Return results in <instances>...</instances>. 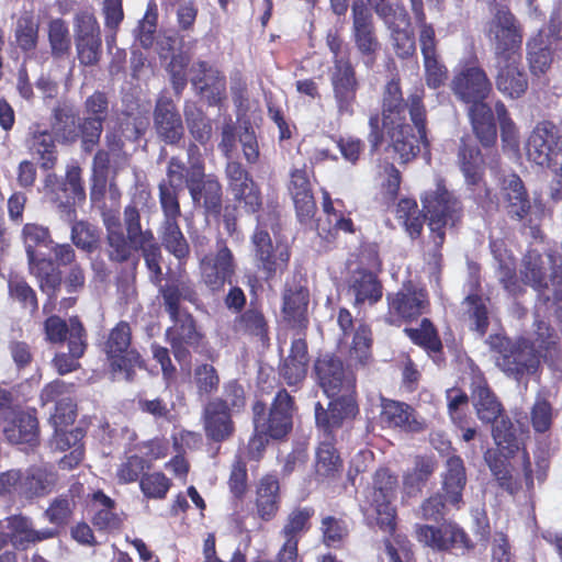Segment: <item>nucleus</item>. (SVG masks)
I'll list each match as a JSON object with an SVG mask.
<instances>
[{
	"mask_svg": "<svg viewBox=\"0 0 562 562\" xmlns=\"http://www.w3.org/2000/svg\"><path fill=\"white\" fill-rule=\"evenodd\" d=\"M159 295L172 326L166 329V340H182L203 358L214 361L215 350L210 345L205 335L198 329L194 316L186 308H181V300L191 304L200 301L194 283L190 279L176 277L169 279L159 286Z\"/></svg>",
	"mask_w": 562,
	"mask_h": 562,
	"instance_id": "nucleus-3",
	"label": "nucleus"
},
{
	"mask_svg": "<svg viewBox=\"0 0 562 562\" xmlns=\"http://www.w3.org/2000/svg\"><path fill=\"white\" fill-rule=\"evenodd\" d=\"M49 127L56 142L71 145L79 139L78 115L70 104L58 103L53 108Z\"/></svg>",
	"mask_w": 562,
	"mask_h": 562,
	"instance_id": "nucleus-48",
	"label": "nucleus"
},
{
	"mask_svg": "<svg viewBox=\"0 0 562 562\" xmlns=\"http://www.w3.org/2000/svg\"><path fill=\"white\" fill-rule=\"evenodd\" d=\"M348 291L355 296V307L364 303L374 305L383 296V284L374 272L360 268L356 269L349 278Z\"/></svg>",
	"mask_w": 562,
	"mask_h": 562,
	"instance_id": "nucleus-46",
	"label": "nucleus"
},
{
	"mask_svg": "<svg viewBox=\"0 0 562 562\" xmlns=\"http://www.w3.org/2000/svg\"><path fill=\"white\" fill-rule=\"evenodd\" d=\"M487 342L495 353L496 366L509 378L520 381L525 375L533 374L540 367L538 355L528 345L527 337L516 339L494 334Z\"/></svg>",
	"mask_w": 562,
	"mask_h": 562,
	"instance_id": "nucleus-10",
	"label": "nucleus"
},
{
	"mask_svg": "<svg viewBox=\"0 0 562 562\" xmlns=\"http://www.w3.org/2000/svg\"><path fill=\"white\" fill-rule=\"evenodd\" d=\"M527 341L531 350L538 355L539 361L553 363L562 358L561 338L557 329L543 319L533 322V330Z\"/></svg>",
	"mask_w": 562,
	"mask_h": 562,
	"instance_id": "nucleus-41",
	"label": "nucleus"
},
{
	"mask_svg": "<svg viewBox=\"0 0 562 562\" xmlns=\"http://www.w3.org/2000/svg\"><path fill=\"white\" fill-rule=\"evenodd\" d=\"M251 411L256 431L273 440H281L292 431L295 401L284 387L276 393L269 407L263 401H256Z\"/></svg>",
	"mask_w": 562,
	"mask_h": 562,
	"instance_id": "nucleus-11",
	"label": "nucleus"
},
{
	"mask_svg": "<svg viewBox=\"0 0 562 562\" xmlns=\"http://www.w3.org/2000/svg\"><path fill=\"white\" fill-rule=\"evenodd\" d=\"M373 336L370 325L360 322L355 329L349 358L356 366L366 367L372 362Z\"/></svg>",
	"mask_w": 562,
	"mask_h": 562,
	"instance_id": "nucleus-62",
	"label": "nucleus"
},
{
	"mask_svg": "<svg viewBox=\"0 0 562 562\" xmlns=\"http://www.w3.org/2000/svg\"><path fill=\"white\" fill-rule=\"evenodd\" d=\"M527 155L535 164L553 169L550 198L562 201V122H539L528 138Z\"/></svg>",
	"mask_w": 562,
	"mask_h": 562,
	"instance_id": "nucleus-6",
	"label": "nucleus"
},
{
	"mask_svg": "<svg viewBox=\"0 0 562 562\" xmlns=\"http://www.w3.org/2000/svg\"><path fill=\"white\" fill-rule=\"evenodd\" d=\"M414 409L404 402L382 398L380 419L389 428H401L415 431L417 422L413 417Z\"/></svg>",
	"mask_w": 562,
	"mask_h": 562,
	"instance_id": "nucleus-54",
	"label": "nucleus"
},
{
	"mask_svg": "<svg viewBox=\"0 0 562 562\" xmlns=\"http://www.w3.org/2000/svg\"><path fill=\"white\" fill-rule=\"evenodd\" d=\"M404 334L429 356L442 355L443 345L438 329L428 317L422 318L418 327H405Z\"/></svg>",
	"mask_w": 562,
	"mask_h": 562,
	"instance_id": "nucleus-56",
	"label": "nucleus"
},
{
	"mask_svg": "<svg viewBox=\"0 0 562 562\" xmlns=\"http://www.w3.org/2000/svg\"><path fill=\"white\" fill-rule=\"evenodd\" d=\"M310 356L306 336L291 341L289 355L279 364V375L289 386L301 385L307 375Z\"/></svg>",
	"mask_w": 562,
	"mask_h": 562,
	"instance_id": "nucleus-38",
	"label": "nucleus"
},
{
	"mask_svg": "<svg viewBox=\"0 0 562 562\" xmlns=\"http://www.w3.org/2000/svg\"><path fill=\"white\" fill-rule=\"evenodd\" d=\"M29 271L37 282L38 289L46 295L43 313L52 314L56 310L57 299L63 285V271L49 257L42 256L27 261Z\"/></svg>",
	"mask_w": 562,
	"mask_h": 562,
	"instance_id": "nucleus-27",
	"label": "nucleus"
},
{
	"mask_svg": "<svg viewBox=\"0 0 562 562\" xmlns=\"http://www.w3.org/2000/svg\"><path fill=\"white\" fill-rule=\"evenodd\" d=\"M387 311L384 321L391 326L411 324L430 312V297L425 286L408 280L396 292L386 294Z\"/></svg>",
	"mask_w": 562,
	"mask_h": 562,
	"instance_id": "nucleus-14",
	"label": "nucleus"
},
{
	"mask_svg": "<svg viewBox=\"0 0 562 562\" xmlns=\"http://www.w3.org/2000/svg\"><path fill=\"white\" fill-rule=\"evenodd\" d=\"M186 150L188 165L179 156L168 160L166 178L158 184L159 203L180 204L179 195L183 188H188L190 195H194L193 186L205 177V162L200 147L190 142Z\"/></svg>",
	"mask_w": 562,
	"mask_h": 562,
	"instance_id": "nucleus-8",
	"label": "nucleus"
},
{
	"mask_svg": "<svg viewBox=\"0 0 562 562\" xmlns=\"http://www.w3.org/2000/svg\"><path fill=\"white\" fill-rule=\"evenodd\" d=\"M191 85L198 93L204 94L209 91L217 90V95L225 91L226 77L217 68L213 67L206 60H199L194 66V75L191 78ZM212 101L210 103H216L221 100V97L215 98V93L212 92Z\"/></svg>",
	"mask_w": 562,
	"mask_h": 562,
	"instance_id": "nucleus-51",
	"label": "nucleus"
},
{
	"mask_svg": "<svg viewBox=\"0 0 562 562\" xmlns=\"http://www.w3.org/2000/svg\"><path fill=\"white\" fill-rule=\"evenodd\" d=\"M519 277L525 285L537 293V302L553 310L557 315L562 311V269L553 267L549 276L541 254L528 250L521 261Z\"/></svg>",
	"mask_w": 562,
	"mask_h": 562,
	"instance_id": "nucleus-9",
	"label": "nucleus"
},
{
	"mask_svg": "<svg viewBox=\"0 0 562 562\" xmlns=\"http://www.w3.org/2000/svg\"><path fill=\"white\" fill-rule=\"evenodd\" d=\"M236 262L224 239L216 243V252L205 255L200 261L201 282L212 292H221L225 284H232Z\"/></svg>",
	"mask_w": 562,
	"mask_h": 562,
	"instance_id": "nucleus-23",
	"label": "nucleus"
},
{
	"mask_svg": "<svg viewBox=\"0 0 562 562\" xmlns=\"http://www.w3.org/2000/svg\"><path fill=\"white\" fill-rule=\"evenodd\" d=\"M71 225L70 240L80 250L92 254L99 249L101 245L100 229L88 221H67Z\"/></svg>",
	"mask_w": 562,
	"mask_h": 562,
	"instance_id": "nucleus-61",
	"label": "nucleus"
},
{
	"mask_svg": "<svg viewBox=\"0 0 562 562\" xmlns=\"http://www.w3.org/2000/svg\"><path fill=\"white\" fill-rule=\"evenodd\" d=\"M470 390L476 416L482 423L494 426L502 417H507L503 404L483 375L472 379Z\"/></svg>",
	"mask_w": 562,
	"mask_h": 562,
	"instance_id": "nucleus-35",
	"label": "nucleus"
},
{
	"mask_svg": "<svg viewBox=\"0 0 562 562\" xmlns=\"http://www.w3.org/2000/svg\"><path fill=\"white\" fill-rule=\"evenodd\" d=\"M492 437L496 449H488L484 459L497 481L499 487L509 494H516L521 484L514 479L510 459L521 451V468L524 482L528 490L533 488V471L528 451L521 446L516 429L509 417H502L492 428Z\"/></svg>",
	"mask_w": 562,
	"mask_h": 562,
	"instance_id": "nucleus-4",
	"label": "nucleus"
},
{
	"mask_svg": "<svg viewBox=\"0 0 562 562\" xmlns=\"http://www.w3.org/2000/svg\"><path fill=\"white\" fill-rule=\"evenodd\" d=\"M160 207L164 214L160 227L162 246L179 260L188 258L190 247L178 223L181 216L180 204L160 203Z\"/></svg>",
	"mask_w": 562,
	"mask_h": 562,
	"instance_id": "nucleus-32",
	"label": "nucleus"
},
{
	"mask_svg": "<svg viewBox=\"0 0 562 562\" xmlns=\"http://www.w3.org/2000/svg\"><path fill=\"white\" fill-rule=\"evenodd\" d=\"M25 146L32 160L44 172H53L59 159L57 142L47 128L34 124L27 134Z\"/></svg>",
	"mask_w": 562,
	"mask_h": 562,
	"instance_id": "nucleus-31",
	"label": "nucleus"
},
{
	"mask_svg": "<svg viewBox=\"0 0 562 562\" xmlns=\"http://www.w3.org/2000/svg\"><path fill=\"white\" fill-rule=\"evenodd\" d=\"M423 212L430 229L429 238L434 243L432 258L436 262L442 258L441 248L446 241V228L457 226L464 213L461 200L446 187L445 180L436 183L435 190L426 191L422 198Z\"/></svg>",
	"mask_w": 562,
	"mask_h": 562,
	"instance_id": "nucleus-5",
	"label": "nucleus"
},
{
	"mask_svg": "<svg viewBox=\"0 0 562 562\" xmlns=\"http://www.w3.org/2000/svg\"><path fill=\"white\" fill-rule=\"evenodd\" d=\"M11 499L32 504L48 496L58 483V473L49 463L31 464L25 470L9 469Z\"/></svg>",
	"mask_w": 562,
	"mask_h": 562,
	"instance_id": "nucleus-15",
	"label": "nucleus"
},
{
	"mask_svg": "<svg viewBox=\"0 0 562 562\" xmlns=\"http://www.w3.org/2000/svg\"><path fill=\"white\" fill-rule=\"evenodd\" d=\"M83 506L90 522L98 531L112 533L122 529L124 515L119 512L115 499L102 490L87 494Z\"/></svg>",
	"mask_w": 562,
	"mask_h": 562,
	"instance_id": "nucleus-26",
	"label": "nucleus"
},
{
	"mask_svg": "<svg viewBox=\"0 0 562 562\" xmlns=\"http://www.w3.org/2000/svg\"><path fill=\"white\" fill-rule=\"evenodd\" d=\"M87 331L78 316L70 317V336L68 337L69 352H58L53 358V364L56 371L64 375L76 371L79 367V359L87 349Z\"/></svg>",
	"mask_w": 562,
	"mask_h": 562,
	"instance_id": "nucleus-40",
	"label": "nucleus"
},
{
	"mask_svg": "<svg viewBox=\"0 0 562 562\" xmlns=\"http://www.w3.org/2000/svg\"><path fill=\"white\" fill-rule=\"evenodd\" d=\"M414 533L422 546L435 552L460 551L465 554L475 548L469 533L454 520H443L439 525L417 524Z\"/></svg>",
	"mask_w": 562,
	"mask_h": 562,
	"instance_id": "nucleus-18",
	"label": "nucleus"
},
{
	"mask_svg": "<svg viewBox=\"0 0 562 562\" xmlns=\"http://www.w3.org/2000/svg\"><path fill=\"white\" fill-rule=\"evenodd\" d=\"M79 166L67 167L65 178L55 172L44 177L43 189L49 201L56 206L64 221L77 217L76 205L86 201V190Z\"/></svg>",
	"mask_w": 562,
	"mask_h": 562,
	"instance_id": "nucleus-13",
	"label": "nucleus"
},
{
	"mask_svg": "<svg viewBox=\"0 0 562 562\" xmlns=\"http://www.w3.org/2000/svg\"><path fill=\"white\" fill-rule=\"evenodd\" d=\"M310 290L302 280L286 281L282 290L281 314L283 322L299 336H306L308 319Z\"/></svg>",
	"mask_w": 562,
	"mask_h": 562,
	"instance_id": "nucleus-24",
	"label": "nucleus"
},
{
	"mask_svg": "<svg viewBox=\"0 0 562 562\" xmlns=\"http://www.w3.org/2000/svg\"><path fill=\"white\" fill-rule=\"evenodd\" d=\"M457 158L471 198L479 206L490 209L494 204V198L484 178L485 160L481 149L472 143L469 135L461 137Z\"/></svg>",
	"mask_w": 562,
	"mask_h": 562,
	"instance_id": "nucleus-16",
	"label": "nucleus"
},
{
	"mask_svg": "<svg viewBox=\"0 0 562 562\" xmlns=\"http://www.w3.org/2000/svg\"><path fill=\"white\" fill-rule=\"evenodd\" d=\"M438 468L434 456L418 454L414 458L413 468L403 476L404 491L408 496L422 493Z\"/></svg>",
	"mask_w": 562,
	"mask_h": 562,
	"instance_id": "nucleus-50",
	"label": "nucleus"
},
{
	"mask_svg": "<svg viewBox=\"0 0 562 562\" xmlns=\"http://www.w3.org/2000/svg\"><path fill=\"white\" fill-rule=\"evenodd\" d=\"M322 542L327 548L341 549L350 533V519L345 515L324 516L321 520Z\"/></svg>",
	"mask_w": 562,
	"mask_h": 562,
	"instance_id": "nucleus-58",
	"label": "nucleus"
},
{
	"mask_svg": "<svg viewBox=\"0 0 562 562\" xmlns=\"http://www.w3.org/2000/svg\"><path fill=\"white\" fill-rule=\"evenodd\" d=\"M254 262L265 281L281 277L289 268L291 248L284 240L274 241L268 231H254L251 235Z\"/></svg>",
	"mask_w": 562,
	"mask_h": 562,
	"instance_id": "nucleus-19",
	"label": "nucleus"
},
{
	"mask_svg": "<svg viewBox=\"0 0 562 562\" xmlns=\"http://www.w3.org/2000/svg\"><path fill=\"white\" fill-rule=\"evenodd\" d=\"M488 301V297L476 294H468L463 300V304L467 305L468 317L471 321V329L480 337H484L490 327Z\"/></svg>",
	"mask_w": 562,
	"mask_h": 562,
	"instance_id": "nucleus-64",
	"label": "nucleus"
},
{
	"mask_svg": "<svg viewBox=\"0 0 562 562\" xmlns=\"http://www.w3.org/2000/svg\"><path fill=\"white\" fill-rule=\"evenodd\" d=\"M233 330L255 337L261 342L269 341V324L260 305L250 302L248 308L238 314L233 323Z\"/></svg>",
	"mask_w": 562,
	"mask_h": 562,
	"instance_id": "nucleus-49",
	"label": "nucleus"
},
{
	"mask_svg": "<svg viewBox=\"0 0 562 562\" xmlns=\"http://www.w3.org/2000/svg\"><path fill=\"white\" fill-rule=\"evenodd\" d=\"M501 195L505 212L512 221L522 222L531 212L529 193L517 173H510L501 181Z\"/></svg>",
	"mask_w": 562,
	"mask_h": 562,
	"instance_id": "nucleus-34",
	"label": "nucleus"
},
{
	"mask_svg": "<svg viewBox=\"0 0 562 562\" xmlns=\"http://www.w3.org/2000/svg\"><path fill=\"white\" fill-rule=\"evenodd\" d=\"M330 85L338 114L340 116L353 115L360 83L351 60L335 61L330 74Z\"/></svg>",
	"mask_w": 562,
	"mask_h": 562,
	"instance_id": "nucleus-25",
	"label": "nucleus"
},
{
	"mask_svg": "<svg viewBox=\"0 0 562 562\" xmlns=\"http://www.w3.org/2000/svg\"><path fill=\"white\" fill-rule=\"evenodd\" d=\"M468 479L462 458L458 454L450 456L441 474V490L447 503L456 509H460L463 502V491Z\"/></svg>",
	"mask_w": 562,
	"mask_h": 562,
	"instance_id": "nucleus-43",
	"label": "nucleus"
},
{
	"mask_svg": "<svg viewBox=\"0 0 562 562\" xmlns=\"http://www.w3.org/2000/svg\"><path fill=\"white\" fill-rule=\"evenodd\" d=\"M424 37L419 40V46L423 56L425 83L431 90H439L448 82L449 70L440 58L436 35Z\"/></svg>",
	"mask_w": 562,
	"mask_h": 562,
	"instance_id": "nucleus-45",
	"label": "nucleus"
},
{
	"mask_svg": "<svg viewBox=\"0 0 562 562\" xmlns=\"http://www.w3.org/2000/svg\"><path fill=\"white\" fill-rule=\"evenodd\" d=\"M282 496L279 477L265 474L256 485L255 508L257 516L265 522L273 520L281 508Z\"/></svg>",
	"mask_w": 562,
	"mask_h": 562,
	"instance_id": "nucleus-44",
	"label": "nucleus"
},
{
	"mask_svg": "<svg viewBox=\"0 0 562 562\" xmlns=\"http://www.w3.org/2000/svg\"><path fill=\"white\" fill-rule=\"evenodd\" d=\"M46 33L52 57L56 60L66 58L71 49L68 23L61 18L50 19L47 22Z\"/></svg>",
	"mask_w": 562,
	"mask_h": 562,
	"instance_id": "nucleus-57",
	"label": "nucleus"
},
{
	"mask_svg": "<svg viewBox=\"0 0 562 562\" xmlns=\"http://www.w3.org/2000/svg\"><path fill=\"white\" fill-rule=\"evenodd\" d=\"M187 127L195 142L205 145L212 136V123L195 103H186L183 110Z\"/></svg>",
	"mask_w": 562,
	"mask_h": 562,
	"instance_id": "nucleus-63",
	"label": "nucleus"
},
{
	"mask_svg": "<svg viewBox=\"0 0 562 562\" xmlns=\"http://www.w3.org/2000/svg\"><path fill=\"white\" fill-rule=\"evenodd\" d=\"M496 89L506 98L519 99L528 90V76L521 65V59L496 61Z\"/></svg>",
	"mask_w": 562,
	"mask_h": 562,
	"instance_id": "nucleus-39",
	"label": "nucleus"
},
{
	"mask_svg": "<svg viewBox=\"0 0 562 562\" xmlns=\"http://www.w3.org/2000/svg\"><path fill=\"white\" fill-rule=\"evenodd\" d=\"M468 116L481 145L485 148L493 147L497 140V126L491 105L486 103L469 108Z\"/></svg>",
	"mask_w": 562,
	"mask_h": 562,
	"instance_id": "nucleus-52",
	"label": "nucleus"
},
{
	"mask_svg": "<svg viewBox=\"0 0 562 562\" xmlns=\"http://www.w3.org/2000/svg\"><path fill=\"white\" fill-rule=\"evenodd\" d=\"M315 515L312 506L294 507L286 516L284 525L280 531L286 541L300 543L302 536L311 529V519Z\"/></svg>",
	"mask_w": 562,
	"mask_h": 562,
	"instance_id": "nucleus-59",
	"label": "nucleus"
},
{
	"mask_svg": "<svg viewBox=\"0 0 562 562\" xmlns=\"http://www.w3.org/2000/svg\"><path fill=\"white\" fill-rule=\"evenodd\" d=\"M485 35L490 40L496 61L521 59L524 30L507 5H497L486 24Z\"/></svg>",
	"mask_w": 562,
	"mask_h": 562,
	"instance_id": "nucleus-12",
	"label": "nucleus"
},
{
	"mask_svg": "<svg viewBox=\"0 0 562 562\" xmlns=\"http://www.w3.org/2000/svg\"><path fill=\"white\" fill-rule=\"evenodd\" d=\"M351 34L355 46L363 58L364 65L372 68L381 49V43L376 35L371 9L363 0H356L351 5Z\"/></svg>",
	"mask_w": 562,
	"mask_h": 562,
	"instance_id": "nucleus-22",
	"label": "nucleus"
},
{
	"mask_svg": "<svg viewBox=\"0 0 562 562\" xmlns=\"http://www.w3.org/2000/svg\"><path fill=\"white\" fill-rule=\"evenodd\" d=\"M40 41V23L32 13H23L16 20L14 42L24 54L35 52Z\"/></svg>",
	"mask_w": 562,
	"mask_h": 562,
	"instance_id": "nucleus-60",
	"label": "nucleus"
},
{
	"mask_svg": "<svg viewBox=\"0 0 562 562\" xmlns=\"http://www.w3.org/2000/svg\"><path fill=\"white\" fill-rule=\"evenodd\" d=\"M227 191L234 205L246 214L258 213L262 209L263 199L259 184L239 161H228L225 166Z\"/></svg>",
	"mask_w": 562,
	"mask_h": 562,
	"instance_id": "nucleus-21",
	"label": "nucleus"
},
{
	"mask_svg": "<svg viewBox=\"0 0 562 562\" xmlns=\"http://www.w3.org/2000/svg\"><path fill=\"white\" fill-rule=\"evenodd\" d=\"M194 195H191L193 202H201L207 216L218 217L223 209V188L217 177L209 175L195 183Z\"/></svg>",
	"mask_w": 562,
	"mask_h": 562,
	"instance_id": "nucleus-53",
	"label": "nucleus"
},
{
	"mask_svg": "<svg viewBox=\"0 0 562 562\" xmlns=\"http://www.w3.org/2000/svg\"><path fill=\"white\" fill-rule=\"evenodd\" d=\"M398 490V475L387 467H380L372 476L371 507L375 513L376 525L392 533L397 528V510L394 506Z\"/></svg>",
	"mask_w": 562,
	"mask_h": 562,
	"instance_id": "nucleus-20",
	"label": "nucleus"
},
{
	"mask_svg": "<svg viewBox=\"0 0 562 562\" xmlns=\"http://www.w3.org/2000/svg\"><path fill=\"white\" fill-rule=\"evenodd\" d=\"M312 376L330 400L327 407L314 406L316 427H341L359 414L357 376L342 359L333 352L319 353L313 362Z\"/></svg>",
	"mask_w": 562,
	"mask_h": 562,
	"instance_id": "nucleus-2",
	"label": "nucleus"
},
{
	"mask_svg": "<svg viewBox=\"0 0 562 562\" xmlns=\"http://www.w3.org/2000/svg\"><path fill=\"white\" fill-rule=\"evenodd\" d=\"M9 443L35 448L40 443V426L36 409L16 411L3 428Z\"/></svg>",
	"mask_w": 562,
	"mask_h": 562,
	"instance_id": "nucleus-36",
	"label": "nucleus"
},
{
	"mask_svg": "<svg viewBox=\"0 0 562 562\" xmlns=\"http://www.w3.org/2000/svg\"><path fill=\"white\" fill-rule=\"evenodd\" d=\"M450 90L459 102L474 108L487 103L486 100L493 93V83L474 55L460 64L454 71L450 81Z\"/></svg>",
	"mask_w": 562,
	"mask_h": 562,
	"instance_id": "nucleus-17",
	"label": "nucleus"
},
{
	"mask_svg": "<svg viewBox=\"0 0 562 562\" xmlns=\"http://www.w3.org/2000/svg\"><path fill=\"white\" fill-rule=\"evenodd\" d=\"M128 211L136 213V215H140L137 206L135 204H128L124 209V225L126 229V235L124 233H112L111 235H106V243L109 246L108 257L110 261L114 263H124L130 261L135 251L140 250L138 248V241L143 243V236L138 235L135 232V240H132V234L128 232L127 221H128Z\"/></svg>",
	"mask_w": 562,
	"mask_h": 562,
	"instance_id": "nucleus-47",
	"label": "nucleus"
},
{
	"mask_svg": "<svg viewBox=\"0 0 562 562\" xmlns=\"http://www.w3.org/2000/svg\"><path fill=\"white\" fill-rule=\"evenodd\" d=\"M323 431V439L315 450L314 475L317 482L334 481L344 470V461L336 448L334 431L340 427H317Z\"/></svg>",
	"mask_w": 562,
	"mask_h": 562,
	"instance_id": "nucleus-29",
	"label": "nucleus"
},
{
	"mask_svg": "<svg viewBox=\"0 0 562 562\" xmlns=\"http://www.w3.org/2000/svg\"><path fill=\"white\" fill-rule=\"evenodd\" d=\"M4 522L7 530H10L15 550L25 551L33 544L57 536V531L49 528L34 529L33 520L23 514L10 515L4 518Z\"/></svg>",
	"mask_w": 562,
	"mask_h": 562,
	"instance_id": "nucleus-42",
	"label": "nucleus"
},
{
	"mask_svg": "<svg viewBox=\"0 0 562 562\" xmlns=\"http://www.w3.org/2000/svg\"><path fill=\"white\" fill-rule=\"evenodd\" d=\"M155 132L164 143L178 145L184 136V126L176 102L166 94H160L153 111Z\"/></svg>",
	"mask_w": 562,
	"mask_h": 562,
	"instance_id": "nucleus-28",
	"label": "nucleus"
},
{
	"mask_svg": "<svg viewBox=\"0 0 562 562\" xmlns=\"http://www.w3.org/2000/svg\"><path fill=\"white\" fill-rule=\"evenodd\" d=\"M203 428L209 440L221 443L228 440L235 432L232 413L221 397L206 403L202 413Z\"/></svg>",
	"mask_w": 562,
	"mask_h": 562,
	"instance_id": "nucleus-33",
	"label": "nucleus"
},
{
	"mask_svg": "<svg viewBox=\"0 0 562 562\" xmlns=\"http://www.w3.org/2000/svg\"><path fill=\"white\" fill-rule=\"evenodd\" d=\"M288 191L293 201L297 221L301 224H310L316 215L317 205L305 166L291 170Z\"/></svg>",
	"mask_w": 562,
	"mask_h": 562,
	"instance_id": "nucleus-30",
	"label": "nucleus"
},
{
	"mask_svg": "<svg viewBox=\"0 0 562 562\" xmlns=\"http://www.w3.org/2000/svg\"><path fill=\"white\" fill-rule=\"evenodd\" d=\"M425 89L418 85L404 99L398 76L392 77L383 87L381 98V125L379 114L369 117L367 136L370 154L379 153L385 138L387 148L398 157L400 164L413 161L423 146L428 150L427 109Z\"/></svg>",
	"mask_w": 562,
	"mask_h": 562,
	"instance_id": "nucleus-1",
	"label": "nucleus"
},
{
	"mask_svg": "<svg viewBox=\"0 0 562 562\" xmlns=\"http://www.w3.org/2000/svg\"><path fill=\"white\" fill-rule=\"evenodd\" d=\"M128 232L132 234V240H135V232L143 236V243L138 241V248L143 254L146 267L150 273V281L154 284H160L162 281V270L160 266L161 250L156 241L154 233L150 229L143 231L140 224V215L128 211L127 221Z\"/></svg>",
	"mask_w": 562,
	"mask_h": 562,
	"instance_id": "nucleus-37",
	"label": "nucleus"
},
{
	"mask_svg": "<svg viewBox=\"0 0 562 562\" xmlns=\"http://www.w3.org/2000/svg\"><path fill=\"white\" fill-rule=\"evenodd\" d=\"M527 60L532 75L546 74L553 61L555 46L550 45L541 34H533L526 43Z\"/></svg>",
	"mask_w": 562,
	"mask_h": 562,
	"instance_id": "nucleus-55",
	"label": "nucleus"
},
{
	"mask_svg": "<svg viewBox=\"0 0 562 562\" xmlns=\"http://www.w3.org/2000/svg\"><path fill=\"white\" fill-rule=\"evenodd\" d=\"M109 372L121 375L127 382H133L136 369L146 367L145 360L133 346V331L128 322L120 321L112 327L100 342Z\"/></svg>",
	"mask_w": 562,
	"mask_h": 562,
	"instance_id": "nucleus-7",
	"label": "nucleus"
}]
</instances>
